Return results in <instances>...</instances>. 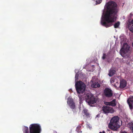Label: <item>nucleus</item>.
Listing matches in <instances>:
<instances>
[{"mask_svg":"<svg viewBox=\"0 0 133 133\" xmlns=\"http://www.w3.org/2000/svg\"><path fill=\"white\" fill-rule=\"evenodd\" d=\"M29 130L30 133H40L41 127L38 124H32L29 127Z\"/></svg>","mask_w":133,"mask_h":133,"instance_id":"6","label":"nucleus"},{"mask_svg":"<svg viewBox=\"0 0 133 133\" xmlns=\"http://www.w3.org/2000/svg\"><path fill=\"white\" fill-rule=\"evenodd\" d=\"M106 10L105 13H103L101 23L102 25L107 28L112 26L114 22L115 15L118 11L117 4L113 1L108 2L106 5Z\"/></svg>","mask_w":133,"mask_h":133,"instance_id":"1","label":"nucleus"},{"mask_svg":"<svg viewBox=\"0 0 133 133\" xmlns=\"http://www.w3.org/2000/svg\"><path fill=\"white\" fill-rule=\"evenodd\" d=\"M103 94L104 97L107 98H110L113 96V92L110 89L106 88L104 90Z\"/></svg>","mask_w":133,"mask_h":133,"instance_id":"7","label":"nucleus"},{"mask_svg":"<svg viewBox=\"0 0 133 133\" xmlns=\"http://www.w3.org/2000/svg\"><path fill=\"white\" fill-rule=\"evenodd\" d=\"M83 113L84 115H85L87 117H89V115L88 112V110L86 109H84L83 110Z\"/></svg>","mask_w":133,"mask_h":133,"instance_id":"18","label":"nucleus"},{"mask_svg":"<svg viewBox=\"0 0 133 133\" xmlns=\"http://www.w3.org/2000/svg\"><path fill=\"white\" fill-rule=\"evenodd\" d=\"M23 133H29V128L28 127L24 126L23 129Z\"/></svg>","mask_w":133,"mask_h":133,"instance_id":"17","label":"nucleus"},{"mask_svg":"<svg viewBox=\"0 0 133 133\" xmlns=\"http://www.w3.org/2000/svg\"><path fill=\"white\" fill-rule=\"evenodd\" d=\"M128 27L129 30L133 32V20L129 23L128 25Z\"/></svg>","mask_w":133,"mask_h":133,"instance_id":"12","label":"nucleus"},{"mask_svg":"<svg viewBox=\"0 0 133 133\" xmlns=\"http://www.w3.org/2000/svg\"><path fill=\"white\" fill-rule=\"evenodd\" d=\"M75 88L77 92L79 94H82L85 91L86 85L81 81L77 82L75 84Z\"/></svg>","mask_w":133,"mask_h":133,"instance_id":"4","label":"nucleus"},{"mask_svg":"<svg viewBox=\"0 0 133 133\" xmlns=\"http://www.w3.org/2000/svg\"><path fill=\"white\" fill-rule=\"evenodd\" d=\"M67 103L71 109H75V106L73 99L69 98L68 99Z\"/></svg>","mask_w":133,"mask_h":133,"instance_id":"9","label":"nucleus"},{"mask_svg":"<svg viewBox=\"0 0 133 133\" xmlns=\"http://www.w3.org/2000/svg\"><path fill=\"white\" fill-rule=\"evenodd\" d=\"M110 106L113 107H115L117 104V101L116 99H113L112 101L110 102Z\"/></svg>","mask_w":133,"mask_h":133,"instance_id":"15","label":"nucleus"},{"mask_svg":"<svg viewBox=\"0 0 133 133\" xmlns=\"http://www.w3.org/2000/svg\"><path fill=\"white\" fill-rule=\"evenodd\" d=\"M130 47L127 43L124 44L123 46L120 51L121 55L125 58H128L130 56Z\"/></svg>","mask_w":133,"mask_h":133,"instance_id":"3","label":"nucleus"},{"mask_svg":"<svg viewBox=\"0 0 133 133\" xmlns=\"http://www.w3.org/2000/svg\"><path fill=\"white\" fill-rule=\"evenodd\" d=\"M102 2V0H96V4H99L101 3Z\"/></svg>","mask_w":133,"mask_h":133,"instance_id":"21","label":"nucleus"},{"mask_svg":"<svg viewBox=\"0 0 133 133\" xmlns=\"http://www.w3.org/2000/svg\"><path fill=\"white\" fill-rule=\"evenodd\" d=\"M115 77H112L110 79V82L111 83H114L115 81Z\"/></svg>","mask_w":133,"mask_h":133,"instance_id":"20","label":"nucleus"},{"mask_svg":"<svg viewBox=\"0 0 133 133\" xmlns=\"http://www.w3.org/2000/svg\"><path fill=\"white\" fill-rule=\"evenodd\" d=\"M128 103L129 105L130 109L131 110L133 108L132 105L133 103V96H131L127 100Z\"/></svg>","mask_w":133,"mask_h":133,"instance_id":"10","label":"nucleus"},{"mask_svg":"<svg viewBox=\"0 0 133 133\" xmlns=\"http://www.w3.org/2000/svg\"><path fill=\"white\" fill-rule=\"evenodd\" d=\"M128 126L133 133V122H129L128 124Z\"/></svg>","mask_w":133,"mask_h":133,"instance_id":"16","label":"nucleus"},{"mask_svg":"<svg viewBox=\"0 0 133 133\" xmlns=\"http://www.w3.org/2000/svg\"><path fill=\"white\" fill-rule=\"evenodd\" d=\"M85 98L86 102L90 106L96 103L97 101V98L91 94L88 93L86 94Z\"/></svg>","mask_w":133,"mask_h":133,"instance_id":"5","label":"nucleus"},{"mask_svg":"<svg viewBox=\"0 0 133 133\" xmlns=\"http://www.w3.org/2000/svg\"><path fill=\"white\" fill-rule=\"evenodd\" d=\"M54 133H57V132L56 131H54Z\"/></svg>","mask_w":133,"mask_h":133,"instance_id":"26","label":"nucleus"},{"mask_svg":"<svg viewBox=\"0 0 133 133\" xmlns=\"http://www.w3.org/2000/svg\"><path fill=\"white\" fill-rule=\"evenodd\" d=\"M120 25V23L119 22L115 23L114 25V27L115 28H117Z\"/></svg>","mask_w":133,"mask_h":133,"instance_id":"19","label":"nucleus"},{"mask_svg":"<svg viewBox=\"0 0 133 133\" xmlns=\"http://www.w3.org/2000/svg\"><path fill=\"white\" fill-rule=\"evenodd\" d=\"M105 104L107 105H109L110 106V102H106L105 103Z\"/></svg>","mask_w":133,"mask_h":133,"instance_id":"24","label":"nucleus"},{"mask_svg":"<svg viewBox=\"0 0 133 133\" xmlns=\"http://www.w3.org/2000/svg\"><path fill=\"white\" fill-rule=\"evenodd\" d=\"M99 133H102V132H99Z\"/></svg>","mask_w":133,"mask_h":133,"instance_id":"28","label":"nucleus"},{"mask_svg":"<svg viewBox=\"0 0 133 133\" xmlns=\"http://www.w3.org/2000/svg\"><path fill=\"white\" fill-rule=\"evenodd\" d=\"M119 118L118 116L113 117L111 120L109 125V128L114 131H117L120 126Z\"/></svg>","mask_w":133,"mask_h":133,"instance_id":"2","label":"nucleus"},{"mask_svg":"<svg viewBox=\"0 0 133 133\" xmlns=\"http://www.w3.org/2000/svg\"><path fill=\"white\" fill-rule=\"evenodd\" d=\"M91 86L93 88H99L100 87V85L98 82H94L91 85Z\"/></svg>","mask_w":133,"mask_h":133,"instance_id":"14","label":"nucleus"},{"mask_svg":"<svg viewBox=\"0 0 133 133\" xmlns=\"http://www.w3.org/2000/svg\"><path fill=\"white\" fill-rule=\"evenodd\" d=\"M132 46L133 47V43H132Z\"/></svg>","mask_w":133,"mask_h":133,"instance_id":"29","label":"nucleus"},{"mask_svg":"<svg viewBox=\"0 0 133 133\" xmlns=\"http://www.w3.org/2000/svg\"><path fill=\"white\" fill-rule=\"evenodd\" d=\"M107 56L105 54H104L102 57V59H105L106 58Z\"/></svg>","mask_w":133,"mask_h":133,"instance_id":"23","label":"nucleus"},{"mask_svg":"<svg viewBox=\"0 0 133 133\" xmlns=\"http://www.w3.org/2000/svg\"><path fill=\"white\" fill-rule=\"evenodd\" d=\"M121 133H128L127 132L125 131H124L123 132H122Z\"/></svg>","mask_w":133,"mask_h":133,"instance_id":"25","label":"nucleus"},{"mask_svg":"<svg viewBox=\"0 0 133 133\" xmlns=\"http://www.w3.org/2000/svg\"><path fill=\"white\" fill-rule=\"evenodd\" d=\"M102 133H105V132L104 131H103L102 132Z\"/></svg>","mask_w":133,"mask_h":133,"instance_id":"27","label":"nucleus"},{"mask_svg":"<svg viewBox=\"0 0 133 133\" xmlns=\"http://www.w3.org/2000/svg\"><path fill=\"white\" fill-rule=\"evenodd\" d=\"M103 110L105 113H113L114 110L112 108L108 106H104L103 107Z\"/></svg>","mask_w":133,"mask_h":133,"instance_id":"8","label":"nucleus"},{"mask_svg":"<svg viewBox=\"0 0 133 133\" xmlns=\"http://www.w3.org/2000/svg\"><path fill=\"white\" fill-rule=\"evenodd\" d=\"M79 76V74L78 73H76L75 75V78L76 80H77Z\"/></svg>","mask_w":133,"mask_h":133,"instance_id":"22","label":"nucleus"},{"mask_svg":"<svg viewBox=\"0 0 133 133\" xmlns=\"http://www.w3.org/2000/svg\"><path fill=\"white\" fill-rule=\"evenodd\" d=\"M127 82L124 79L120 80L119 87L121 88H123L126 86Z\"/></svg>","mask_w":133,"mask_h":133,"instance_id":"11","label":"nucleus"},{"mask_svg":"<svg viewBox=\"0 0 133 133\" xmlns=\"http://www.w3.org/2000/svg\"><path fill=\"white\" fill-rule=\"evenodd\" d=\"M116 72L115 70L113 68H111L109 71L108 75L110 76H112L114 75Z\"/></svg>","mask_w":133,"mask_h":133,"instance_id":"13","label":"nucleus"}]
</instances>
